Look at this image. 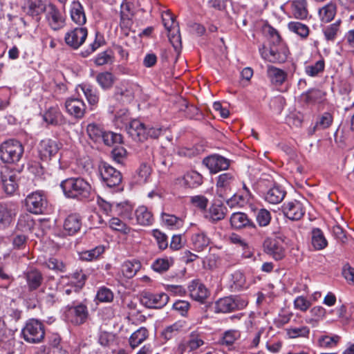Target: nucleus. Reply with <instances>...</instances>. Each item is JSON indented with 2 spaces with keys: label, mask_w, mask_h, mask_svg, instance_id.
<instances>
[{
  "label": "nucleus",
  "mask_w": 354,
  "mask_h": 354,
  "mask_svg": "<svg viewBox=\"0 0 354 354\" xmlns=\"http://www.w3.org/2000/svg\"><path fill=\"white\" fill-rule=\"evenodd\" d=\"M24 340L30 344L40 343L44 338V325L37 319H30L21 330Z\"/></svg>",
  "instance_id": "obj_4"
},
{
  "label": "nucleus",
  "mask_w": 354,
  "mask_h": 354,
  "mask_svg": "<svg viewBox=\"0 0 354 354\" xmlns=\"http://www.w3.org/2000/svg\"><path fill=\"white\" fill-rule=\"evenodd\" d=\"M60 187L66 198L80 201H89L94 192L91 183L81 177L66 178L61 182Z\"/></svg>",
  "instance_id": "obj_1"
},
{
  "label": "nucleus",
  "mask_w": 354,
  "mask_h": 354,
  "mask_svg": "<svg viewBox=\"0 0 354 354\" xmlns=\"http://www.w3.org/2000/svg\"><path fill=\"white\" fill-rule=\"evenodd\" d=\"M82 227V218L79 214H69L64 220V230L68 235H74Z\"/></svg>",
  "instance_id": "obj_20"
},
{
  "label": "nucleus",
  "mask_w": 354,
  "mask_h": 354,
  "mask_svg": "<svg viewBox=\"0 0 354 354\" xmlns=\"http://www.w3.org/2000/svg\"><path fill=\"white\" fill-rule=\"evenodd\" d=\"M290 31L299 35L302 38H306L309 35L308 27L299 21H290L288 24Z\"/></svg>",
  "instance_id": "obj_51"
},
{
  "label": "nucleus",
  "mask_w": 354,
  "mask_h": 354,
  "mask_svg": "<svg viewBox=\"0 0 354 354\" xmlns=\"http://www.w3.org/2000/svg\"><path fill=\"white\" fill-rule=\"evenodd\" d=\"M240 337L241 333L238 330L232 329L226 330L220 339V344L226 346H231Z\"/></svg>",
  "instance_id": "obj_48"
},
{
  "label": "nucleus",
  "mask_w": 354,
  "mask_h": 354,
  "mask_svg": "<svg viewBox=\"0 0 354 354\" xmlns=\"http://www.w3.org/2000/svg\"><path fill=\"white\" fill-rule=\"evenodd\" d=\"M86 276L82 272H76L70 277V282L68 287L65 288L64 293L69 295L74 292L78 293L80 290L83 287L85 283Z\"/></svg>",
  "instance_id": "obj_19"
},
{
  "label": "nucleus",
  "mask_w": 354,
  "mask_h": 354,
  "mask_svg": "<svg viewBox=\"0 0 354 354\" xmlns=\"http://www.w3.org/2000/svg\"><path fill=\"white\" fill-rule=\"evenodd\" d=\"M226 207L222 204H212L205 212V217L212 223L219 221L225 218Z\"/></svg>",
  "instance_id": "obj_27"
},
{
  "label": "nucleus",
  "mask_w": 354,
  "mask_h": 354,
  "mask_svg": "<svg viewBox=\"0 0 354 354\" xmlns=\"http://www.w3.org/2000/svg\"><path fill=\"white\" fill-rule=\"evenodd\" d=\"M71 18L72 21L79 26H83L86 21V17L82 5L74 1L71 5Z\"/></svg>",
  "instance_id": "obj_24"
},
{
  "label": "nucleus",
  "mask_w": 354,
  "mask_h": 354,
  "mask_svg": "<svg viewBox=\"0 0 354 354\" xmlns=\"http://www.w3.org/2000/svg\"><path fill=\"white\" fill-rule=\"evenodd\" d=\"M285 196L286 192L281 187L274 185L264 194V199L270 204H278L283 201Z\"/></svg>",
  "instance_id": "obj_25"
},
{
  "label": "nucleus",
  "mask_w": 354,
  "mask_h": 354,
  "mask_svg": "<svg viewBox=\"0 0 354 354\" xmlns=\"http://www.w3.org/2000/svg\"><path fill=\"white\" fill-rule=\"evenodd\" d=\"M136 222L142 226L151 225L154 221L152 212L145 206H139L135 211Z\"/></svg>",
  "instance_id": "obj_23"
},
{
  "label": "nucleus",
  "mask_w": 354,
  "mask_h": 354,
  "mask_svg": "<svg viewBox=\"0 0 354 354\" xmlns=\"http://www.w3.org/2000/svg\"><path fill=\"white\" fill-rule=\"evenodd\" d=\"M325 68V62L324 59H321L315 63L307 65L305 67V73L310 77H315L322 73Z\"/></svg>",
  "instance_id": "obj_53"
},
{
  "label": "nucleus",
  "mask_w": 354,
  "mask_h": 354,
  "mask_svg": "<svg viewBox=\"0 0 354 354\" xmlns=\"http://www.w3.org/2000/svg\"><path fill=\"white\" fill-rule=\"evenodd\" d=\"M104 131V129L100 124L95 123L88 124L86 127L88 137L96 142H101Z\"/></svg>",
  "instance_id": "obj_47"
},
{
  "label": "nucleus",
  "mask_w": 354,
  "mask_h": 354,
  "mask_svg": "<svg viewBox=\"0 0 354 354\" xmlns=\"http://www.w3.org/2000/svg\"><path fill=\"white\" fill-rule=\"evenodd\" d=\"M340 339L337 335L333 336L324 335L319 338L318 343L320 347L330 348L335 347Z\"/></svg>",
  "instance_id": "obj_56"
},
{
  "label": "nucleus",
  "mask_w": 354,
  "mask_h": 354,
  "mask_svg": "<svg viewBox=\"0 0 354 354\" xmlns=\"http://www.w3.org/2000/svg\"><path fill=\"white\" fill-rule=\"evenodd\" d=\"M96 81L102 88L109 89L112 87L115 77L111 73L105 71L97 75Z\"/></svg>",
  "instance_id": "obj_45"
},
{
  "label": "nucleus",
  "mask_w": 354,
  "mask_h": 354,
  "mask_svg": "<svg viewBox=\"0 0 354 354\" xmlns=\"http://www.w3.org/2000/svg\"><path fill=\"white\" fill-rule=\"evenodd\" d=\"M266 74L272 84L281 85L287 79V73L272 65L267 67Z\"/></svg>",
  "instance_id": "obj_26"
},
{
  "label": "nucleus",
  "mask_w": 354,
  "mask_h": 354,
  "mask_svg": "<svg viewBox=\"0 0 354 354\" xmlns=\"http://www.w3.org/2000/svg\"><path fill=\"white\" fill-rule=\"evenodd\" d=\"M256 221L260 227L268 226L271 221V214L266 209H259L256 214Z\"/></svg>",
  "instance_id": "obj_61"
},
{
  "label": "nucleus",
  "mask_w": 354,
  "mask_h": 354,
  "mask_svg": "<svg viewBox=\"0 0 354 354\" xmlns=\"http://www.w3.org/2000/svg\"><path fill=\"white\" fill-rule=\"evenodd\" d=\"M248 301L239 296H230L219 299L215 304L216 313H227L243 309Z\"/></svg>",
  "instance_id": "obj_5"
},
{
  "label": "nucleus",
  "mask_w": 354,
  "mask_h": 354,
  "mask_svg": "<svg viewBox=\"0 0 354 354\" xmlns=\"http://www.w3.org/2000/svg\"><path fill=\"white\" fill-rule=\"evenodd\" d=\"M140 268V263L135 261H125L122 266V272L123 275L128 278H132Z\"/></svg>",
  "instance_id": "obj_50"
},
{
  "label": "nucleus",
  "mask_w": 354,
  "mask_h": 354,
  "mask_svg": "<svg viewBox=\"0 0 354 354\" xmlns=\"http://www.w3.org/2000/svg\"><path fill=\"white\" fill-rule=\"evenodd\" d=\"M232 226L236 229H241L245 227H256L255 224L251 221L246 214L243 212L233 213L230 217Z\"/></svg>",
  "instance_id": "obj_28"
},
{
  "label": "nucleus",
  "mask_w": 354,
  "mask_h": 354,
  "mask_svg": "<svg viewBox=\"0 0 354 354\" xmlns=\"http://www.w3.org/2000/svg\"><path fill=\"white\" fill-rule=\"evenodd\" d=\"M162 18L163 25L168 32L178 33L179 28L178 23L175 21L174 16L171 13L166 12L163 14Z\"/></svg>",
  "instance_id": "obj_52"
},
{
  "label": "nucleus",
  "mask_w": 354,
  "mask_h": 354,
  "mask_svg": "<svg viewBox=\"0 0 354 354\" xmlns=\"http://www.w3.org/2000/svg\"><path fill=\"white\" fill-rule=\"evenodd\" d=\"M24 9L28 15L38 17L46 10V7L42 0H28Z\"/></svg>",
  "instance_id": "obj_30"
},
{
  "label": "nucleus",
  "mask_w": 354,
  "mask_h": 354,
  "mask_svg": "<svg viewBox=\"0 0 354 354\" xmlns=\"http://www.w3.org/2000/svg\"><path fill=\"white\" fill-rule=\"evenodd\" d=\"M187 344L190 351H195L204 344V341L199 334L192 332L189 335Z\"/></svg>",
  "instance_id": "obj_63"
},
{
  "label": "nucleus",
  "mask_w": 354,
  "mask_h": 354,
  "mask_svg": "<svg viewBox=\"0 0 354 354\" xmlns=\"http://www.w3.org/2000/svg\"><path fill=\"white\" fill-rule=\"evenodd\" d=\"M287 334L290 338L308 337L310 334V329L306 326L290 328L287 330Z\"/></svg>",
  "instance_id": "obj_59"
},
{
  "label": "nucleus",
  "mask_w": 354,
  "mask_h": 354,
  "mask_svg": "<svg viewBox=\"0 0 354 354\" xmlns=\"http://www.w3.org/2000/svg\"><path fill=\"white\" fill-rule=\"evenodd\" d=\"M161 219L165 225L173 230L179 229L184 224L182 218L165 212L162 213Z\"/></svg>",
  "instance_id": "obj_41"
},
{
  "label": "nucleus",
  "mask_w": 354,
  "mask_h": 354,
  "mask_svg": "<svg viewBox=\"0 0 354 354\" xmlns=\"http://www.w3.org/2000/svg\"><path fill=\"white\" fill-rule=\"evenodd\" d=\"M67 113L77 119H81L86 113V104L82 100L69 98L65 102Z\"/></svg>",
  "instance_id": "obj_16"
},
{
  "label": "nucleus",
  "mask_w": 354,
  "mask_h": 354,
  "mask_svg": "<svg viewBox=\"0 0 354 354\" xmlns=\"http://www.w3.org/2000/svg\"><path fill=\"white\" fill-rule=\"evenodd\" d=\"M24 151L19 141L10 139L1 144L0 158L5 163L16 164L21 159Z\"/></svg>",
  "instance_id": "obj_3"
},
{
  "label": "nucleus",
  "mask_w": 354,
  "mask_h": 354,
  "mask_svg": "<svg viewBox=\"0 0 354 354\" xmlns=\"http://www.w3.org/2000/svg\"><path fill=\"white\" fill-rule=\"evenodd\" d=\"M230 286L234 291H239L246 288V280L243 273L236 270L230 274Z\"/></svg>",
  "instance_id": "obj_31"
},
{
  "label": "nucleus",
  "mask_w": 354,
  "mask_h": 354,
  "mask_svg": "<svg viewBox=\"0 0 354 354\" xmlns=\"http://www.w3.org/2000/svg\"><path fill=\"white\" fill-rule=\"evenodd\" d=\"M61 147V144L51 139L42 140L38 146V153L41 160H50Z\"/></svg>",
  "instance_id": "obj_14"
},
{
  "label": "nucleus",
  "mask_w": 354,
  "mask_h": 354,
  "mask_svg": "<svg viewBox=\"0 0 354 354\" xmlns=\"http://www.w3.org/2000/svg\"><path fill=\"white\" fill-rule=\"evenodd\" d=\"M169 301V296L165 292L144 291L140 295V302L149 308H161Z\"/></svg>",
  "instance_id": "obj_7"
},
{
  "label": "nucleus",
  "mask_w": 354,
  "mask_h": 354,
  "mask_svg": "<svg viewBox=\"0 0 354 354\" xmlns=\"http://www.w3.org/2000/svg\"><path fill=\"white\" fill-rule=\"evenodd\" d=\"M15 214V210L11 205L0 203V225L3 227L9 225Z\"/></svg>",
  "instance_id": "obj_32"
},
{
  "label": "nucleus",
  "mask_w": 354,
  "mask_h": 354,
  "mask_svg": "<svg viewBox=\"0 0 354 354\" xmlns=\"http://www.w3.org/2000/svg\"><path fill=\"white\" fill-rule=\"evenodd\" d=\"M25 202L27 210L35 214H43L47 207L46 197L41 191H36L28 194Z\"/></svg>",
  "instance_id": "obj_6"
},
{
  "label": "nucleus",
  "mask_w": 354,
  "mask_h": 354,
  "mask_svg": "<svg viewBox=\"0 0 354 354\" xmlns=\"http://www.w3.org/2000/svg\"><path fill=\"white\" fill-rule=\"evenodd\" d=\"M97 203L100 208L109 216H113L116 214L120 205L118 203H111L100 196L97 197Z\"/></svg>",
  "instance_id": "obj_49"
},
{
  "label": "nucleus",
  "mask_w": 354,
  "mask_h": 354,
  "mask_svg": "<svg viewBox=\"0 0 354 354\" xmlns=\"http://www.w3.org/2000/svg\"><path fill=\"white\" fill-rule=\"evenodd\" d=\"M336 5L330 2L319 10V16L322 22L328 23L333 19L336 14Z\"/></svg>",
  "instance_id": "obj_38"
},
{
  "label": "nucleus",
  "mask_w": 354,
  "mask_h": 354,
  "mask_svg": "<svg viewBox=\"0 0 354 354\" xmlns=\"http://www.w3.org/2000/svg\"><path fill=\"white\" fill-rule=\"evenodd\" d=\"M190 297L201 303H203L209 296V290L204 284L198 280H193L188 286Z\"/></svg>",
  "instance_id": "obj_18"
},
{
  "label": "nucleus",
  "mask_w": 354,
  "mask_h": 354,
  "mask_svg": "<svg viewBox=\"0 0 354 354\" xmlns=\"http://www.w3.org/2000/svg\"><path fill=\"white\" fill-rule=\"evenodd\" d=\"M148 337V330L145 327H140L133 333L129 337V344L132 348H135L141 344Z\"/></svg>",
  "instance_id": "obj_40"
},
{
  "label": "nucleus",
  "mask_w": 354,
  "mask_h": 354,
  "mask_svg": "<svg viewBox=\"0 0 354 354\" xmlns=\"http://www.w3.org/2000/svg\"><path fill=\"white\" fill-rule=\"evenodd\" d=\"M291 13L297 19L305 20L308 17L306 0H292L290 1Z\"/></svg>",
  "instance_id": "obj_22"
},
{
  "label": "nucleus",
  "mask_w": 354,
  "mask_h": 354,
  "mask_svg": "<svg viewBox=\"0 0 354 354\" xmlns=\"http://www.w3.org/2000/svg\"><path fill=\"white\" fill-rule=\"evenodd\" d=\"M263 247L265 252L277 261L281 260L285 257L283 243L279 238L266 239Z\"/></svg>",
  "instance_id": "obj_10"
},
{
  "label": "nucleus",
  "mask_w": 354,
  "mask_h": 354,
  "mask_svg": "<svg viewBox=\"0 0 354 354\" xmlns=\"http://www.w3.org/2000/svg\"><path fill=\"white\" fill-rule=\"evenodd\" d=\"M109 226L113 230L119 231L124 234H128L130 232V228L123 221L116 217H113L110 219Z\"/></svg>",
  "instance_id": "obj_64"
},
{
  "label": "nucleus",
  "mask_w": 354,
  "mask_h": 354,
  "mask_svg": "<svg viewBox=\"0 0 354 354\" xmlns=\"http://www.w3.org/2000/svg\"><path fill=\"white\" fill-rule=\"evenodd\" d=\"M282 210L285 216L292 221L299 220L304 214L303 205L297 201L284 203L282 207Z\"/></svg>",
  "instance_id": "obj_17"
},
{
  "label": "nucleus",
  "mask_w": 354,
  "mask_h": 354,
  "mask_svg": "<svg viewBox=\"0 0 354 354\" xmlns=\"http://www.w3.org/2000/svg\"><path fill=\"white\" fill-rule=\"evenodd\" d=\"M127 133L136 141L143 142L148 138L156 139L163 131L160 127H147L140 120H132L127 126Z\"/></svg>",
  "instance_id": "obj_2"
},
{
  "label": "nucleus",
  "mask_w": 354,
  "mask_h": 354,
  "mask_svg": "<svg viewBox=\"0 0 354 354\" xmlns=\"http://www.w3.org/2000/svg\"><path fill=\"white\" fill-rule=\"evenodd\" d=\"M172 261L168 259H157L151 265L152 269L159 273H162L169 270L172 265Z\"/></svg>",
  "instance_id": "obj_58"
},
{
  "label": "nucleus",
  "mask_w": 354,
  "mask_h": 354,
  "mask_svg": "<svg viewBox=\"0 0 354 354\" xmlns=\"http://www.w3.org/2000/svg\"><path fill=\"white\" fill-rule=\"evenodd\" d=\"M323 99V93L318 89H313L303 95V100L308 104L319 102Z\"/></svg>",
  "instance_id": "obj_57"
},
{
  "label": "nucleus",
  "mask_w": 354,
  "mask_h": 354,
  "mask_svg": "<svg viewBox=\"0 0 354 354\" xmlns=\"http://www.w3.org/2000/svg\"><path fill=\"white\" fill-rule=\"evenodd\" d=\"M95 298L100 302L109 303L113 300V292L111 289L101 286L97 291Z\"/></svg>",
  "instance_id": "obj_55"
},
{
  "label": "nucleus",
  "mask_w": 354,
  "mask_h": 354,
  "mask_svg": "<svg viewBox=\"0 0 354 354\" xmlns=\"http://www.w3.org/2000/svg\"><path fill=\"white\" fill-rule=\"evenodd\" d=\"M67 320L75 325L84 324L88 316L86 305L80 304L76 306H67L64 312Z\"/></svg>",
  "instance_id": "obj_8"
},
{
  "label": "nucleus",
  "mask_w": 354,
  "mask_h": 354,
  "mask_svg": "<svg viewBox=\"0 0 354 354\" xmlns=\"http://www.w3.org/2000/svg\"><path fill=\"white\" fill-rule=\"evenodd\" d=\"M105 248L103 245H98L95 248L86 250L81 254V259L84 261H91L97 259L104 252Z\"/></svg>",
  "instance_id": "obj_54"
},
{
  "label": "nucleus",
  "mask_w": 354,
  "mask_h": 354,
  "mask_svg": "<svg viewBox=\"0 0 354 354\" xmlns=\"http://www.w3.org/2000/svg\"><path fill=\"white\" fill-rule=\"evenodd\" d=\"M311 234V244L315 250H323L327 246L328 241L320 229H313Z\"/></svg>",
  "instance_id": "obj_34"
},
{
  "label": "nucleus",
  "mask_w": 354,
  "mask_h": 354,
  "mask_svg": "<svg viewBox=\"0 0 354 354\" xmlns=\"http://www.w3.org/2000/svg\"><path fill=\"white\" fill-rule=\"evenodd\" d=\"M151 174V169L149 165L143 163L137 170L135 179L137 183L144 184L149 181Z\"/></svg>",
  "instance_id": "obj_46"
},
{
  "label": "nucleus",
  "mask_w": 354,
  "mask_h": 354,
  "mask_svg": "<svg viewBox=\"0 0 354 354\" xmlns=\"http://www.w3.org/2000/svg\"><path fill=\"white\" fill-rule=\"evenodd\" d=\"M43 118L46 123L53 125H59L63 122V116L57 107L49 108Z\"/></svg>",
  "instance_id": "obj_35"
},
{
  "label": "nucleus",
  "mask_w": 354,
  "mask_h": 354,
  "mask_svg": "<svg viewBox=\"0 0 354 354\" xmlns=\"http://www.w3.org/2000/svg\"><path fill=\"white\" fill-rule=\"evenodd\" d=\"M88 35L86 28H75L66 33L64 40L66 44L73 49H77L82 46Z\"/></svg>",
  "instance_id": "obj_12"
},
{
  "label": "nucleus",
  "mask_w": 354,
  "mask_h": 354,
  "mask_svg": "<svg viewBox=\"0 0 354 354\" xmlns=\"http://www.w3.org/2000/svg\"><path fill=\"white\" fill-rule=\"evenodd\" d=\"M185 327V323L182 321H178L174 324L166 326L160 333V337L165 341L170 340L178 335Z\"/></svg>",
  "instance_id": "obj_29"
},
{
  "label": "nucleus",
  "mask_w": 354,
  "mask_h": 354,
  "mask_svg": "<svg viewBox=\"0 0 354 354\" xmlns=\"http://www.w3.org/2000/svg\"><path fill=\"white\" fill-rule=\"evenodd\" d=\"M100 176L104 185L109 187L119 185L122 182L121 173L106 162L100 167Z\"/></svg>",
  "instance_id": "obj_9"
},
{
  "label": "nucleus",
  "mask_w": 354,
  "mask_h": 354,
  "mask_svg": "<svg viewBox=\"0 0 354 354\" xmlns=\"http://www.w3.org/2000/svg\"><path fill=\"white\" fill-rule=\"evenodd\" d=\"M114 96L118 101L128 103L134 98V93L131 86H122L116 88Z\"/></svg>",
  "instance_id": "obj_36"
},
{
  "label": "nucleus",
  "mask_w": 354,
  "mask_h": 354,
  "mask_svg": "<svg viewBox=\"0 0 354 354\" xmlns=\"http://www.w3.org/2000/svg\"><path fill=\"white\" fill-rule=\"evenodd\" d=\"M35 225V221L29 213L21 214L18 219L17 227L19 230L27 232L32 230Z\"/></svg>",
  "instance_id": "obj_44"
},
{
  "label": "nucleus",
  "mask_w": 354,
  "mask_h": 354,
  "mask_svg": "<svg viewBox=\"0 0 354 354\" xmlns=\"http://www.w3.org/2000/svg\"><path fill=\"white\" fill-rule=\"evenodd\" d=\"M184 185L194 188L203 183V176L195 171H190L186 173L183 178Z\"/></svg>",
  "instance_id": "obj_37"
},
{
  "label": "nucleus",
  "mask_w": 354,
  "mask_h": 354,
  "mask_svg": "<svg viewBox=\"0 0 354 354\" xmlns=\"http://www.w3.org/2000/svg\"><path fill=\"white\" fill-rule=\"evenodd\" d=\"M191 240L195 249L198 251L203 250L209 243V239L203 231H198L194 233Z\"/></svg>",
  "instance_id": "obj_42"
},
{
  "label": "nucleus",
  "mask_w": 354,
  "mask_h": 354,
  "mask_svg": "<svg viewBox=\"0 0 354 354\" xmlns=\"http://www.w3.org/2000/svg\"><path fill=\"white\" fill-rule=\"evenodd\" d=\"M101 141L107 146H111L115 143H120L122 142V136L118 133L104 131Z\"/></svg>",
  "instance_id": "obj_62"
},
{
  "label": "nucleus",
  "mask_w": 354,
  "mask_h": 354,
  "mask_svg": "<svg viewBox=\"0 0 354 354\" xmlns=\"http://www.w3.org/2000/svg\"><path fill=\"white\" fill-rule=\"evenodd\" d=\"M339 30V21L330 24L324 28V35L327 41H333Z\"/></svg>",
  "instance_id": "obj_60"
},
{
  "label": "nucleus",
  "mask_w": 354,
  "mask_h": 354,
  "mask_svg": "<svg viewBox=\"0 0 354 354\" xmlns=\"http://www.w3.org/2000/svg\"><path fill=\"white\" fill-rule=\"evenodd\" d=\"M80 88L90 106H93L98 103L99 94L95 88L90 84H83L80 86Z\"/></svg>",
  "instance_id": "obj_43"
},
{
  "label": "nucleus",
  "mask_w": 354,
  "mask_h": 354,
  "mask_svg": "<svg viewBox=\"0 0 354 354\" xmlns=\"http://www.w3.org/2000/svg\"><path fill=\"white\" fill-rule=\"evenodd\" d=\"M45 11L46 18L52 29L57 30L64 26L65 19L55 6L53 4L48 5Z\"/></svg>",
  "instance_id": "obj_13"
},
{
  "label": "nucleus",
  "mask_w": 354,
  "mask_h": 354,
  "mask_svg": "<svg viewBox=\"0 0 354 354\" xmlns=\"http://www.w3.org/2000/svg\"><path fill=\"white\" fill-rule=\"evenodd\" d=\"M259 53L263 59L272 63H283L288 57L286 50L281 46H273L269 49L263 46L259 48Z\"/></svg>",
  "instance_id": "obj_11"
},
{
  "label": "nucleus",
  "mask_w": 354,
  "mask_h": 354,
  "mask_svg": "<svg viewBox=\"0 0 354 354\" xmlns=\"http://www.w3.org/2000/svg\"><path fill=\"white\" fill-rule=\"evenodd\" d=\"M2 184L4 192L8 194H12L18 187L17 176L13 174L3 175Z\"/></svg>",
  "instance_id": "obj_39"
},
{
  "label": "nucleus",
  "mask_w": 354,
  "mask_h": 354,
  "mask_svg": "<svg viewBox=\"0 0 354 354\" xmlns=\"http://www.w3.org/2000/svg\"><path fill=\"white\" fill-rule=\"evenodd\" d=\"M235 181V176L233 173L226 172L220 174L217 178L216 188L221 196H223L227 191L230 190L231 186Z\"/></svg>",
  "instance_id": "obj_21"
},
{
  "label": "nucleus",
  "mask_w": 354,
  "mask_h": 354,
  "mask_svg": "<svg viewBox=\"0 0 354 354\" xmlns=\"http://www.w3.org/2000/svg\"><path fill=\"white\" fill-rule=\"evenodd\" d=\"M26 279L29 290H35L41 286L43 277L37 270H31L26 274Z\"/></svg>",
  "instance_id": "obj_33"
},
{
  "label": "nucleus",
  "mask_w": 354,
  "mask_h": 354,
  "mask_svg": "<svg viewBox=\"0 0 354 354\" xmlns=\"http://www.w3.org/2000/svg\"><path fill=\"white\" fill-rule=\"evenodd\" d=\"M203 162L212 173L227 169L230 166L229 160L216 154L205 158Z\"/></svg>",
  "instance_id": "obj_15"
}]
</instances>
